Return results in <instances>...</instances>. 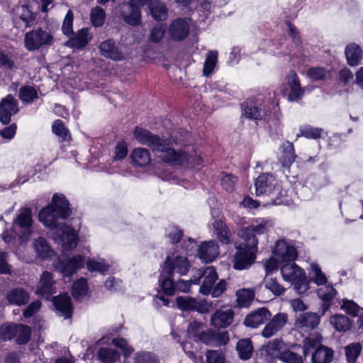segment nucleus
I'll return each mask as SVG.
<instances>
[{
    "mask_svg": "<svg viewBox=\"0 0 363 363\" xmlns=\"http://www.w3.org/2000/svg\"><path fill=\"white\" fill-rule=\"evenodd\" d=\"M328 74V71L320 67H311L307 71V76L313 81L324 80Z\"/></svg>",
    "mask_w": 363,
    "mask_h": 363,
    "instance_id": "57",
    "label": "nucleus"
},
{
    "mask_svg": "<svg viewBox=\"0 0 363 363\" xmlns=\"http://www.w3.org/2000/svg\"><path fill=\"white\" fill-rule=\"evenodd\" d=\"M206 356L208 363H225V356L220 350H208Z\"/></svg>",
    "mask_w": 363,
    "mask_h": 363,
    "instance_id": "63",
    "label": "nucleus"
},
{
    "mask_svg": "<svg viewBox=\"0 0 363 363\" xmlns=\"http://www.w3.org/2000/svg\"><path fill=\"white\" fill-rule=\"evenodd\" d=\"M289 316L286 313H278L273 317H270L269 322L265 325L261 332L264 338H270L276 335L287 324Z\"/></svg>",
    "mask_w": 363,
    "mask_h": 363,
    "instance_id": "13",
    "label": "nucleus"
},
{
    "mask_svg": "<svg viewBox=\"0 0 363 363\" xmlns=\"http://www.w3.org/2000/svg\"><path fill=\"white\" fill-rule=\"evenodd\" d=\"M31 329L29 326L18 324L17 325L16 333V342L19 345H23L27 343L30 337Z\"/></svg>",
    "mask_w": 363,
    "mask_h": 363,
    "instance_id": "49",
    "label": "nucleus"
},
{
    "mask_svg": "<svg viewBox=\"0 0 363 363\" xmlns=\"http://www.w3.org/2000/svg\"><path fill=\"white\" fill-rule=\"evenodd\" d=\"M345 355L348 363H354L362 351V345L359 342H353L345 348Z\"/></svg>",
    "mask_w": 363,
    "mask_h": 363,
    "instance_id": "45",
    "label": "nucleus"
},
{
    "mask_svg": "<svg viewBox=\"0 0 363 363\" xmlns=\"http://www.w3.org/2000/svg\"><path fill=\"white\" fill-rule=\"evenodd\" d=\"M106 18L105 11L99 7L96 6L92 9L90 13V20L91 24L94 27H101L104 25Z\"/></svg>",
    "mask_w": 363,
    "mask_h": 363,
    "instance_id": "48",
    "label": "nucleus"
},
{
    "mask_svg": "<svg viewBox=\"0 0 363 363\" xmlns=\"http://www.w3.org/2000/svg\"><path fill=\"white\" fill-rule=\"evenodd\" d=\"M130 158L134 165L144 167L152 162V157L149 150L145 147H136L130 153Z\"/></svg>",
    "mask_w": 363,
    "mask_h": 363,
    "instance_id": "26",
    "label": "nucleus"
},
{
    "mask_svg": "<svg viewBox=\"0 0 363 363\" xmlns=\"http://www.w3.org/2000/svg\"><path fill=\"white\" fill-rule=\"evenodd\" d=\"M52 132L59 137L62 141H67L70 138L68 130L60 120L55 121L52 126Z\"/></svg>",
    "mask_w": 363,
    "mask_h": 363,
    "instance_id": "51",
    "label": "nucleus"
},
{
    "mask_svg": "<svg viewBox=\"0 0 363 363\" xmlns=\"http://www.w3.org/2000/svg\"><path fill=\"white\" fill-rule=\"evenodd\" d=\"M14 227H17L21 230V235L18 241L21 244L26 242L31 235V227L33 225L31 210L28 208H21L13 220Z\"/></svg>",
    "mask_w": 363,
    "mask_h": 363,
    "instance_id": "11",
    "label": "nucleus"
},
{
    "mask_svg": "<svg viewBox=\"0 0 363 363\" xmlns=\"http://www.w3.org/2000/svg\"><path fill=\"white\" fill-rule=\"evenodd\" d=\"M33 247L38 256L43 259H48L53 255V251L48 245L45 239L43 238H39L34 241Z\"/></svg>",
    "mask_w": 363,
    "mask_h": 363,
    "instance_id": "36",
    "label": "nucleus"
},
{
    "mask_svg": "<svg viewBox=\"0 0 363 363\" xmlns=\"http://www.w3.org/2000/svg\"><path fill=\"white\" fill-rule=\"evenodd\" d=\"M190 24L186 18H177L172 21L168 28L169 38L174 41H182L189 34Z\"/></svg>",
    "mask_w": 363,
    "mask_h": 363,
    "instance_id": "16",
    "label": "nucleus"
},
{
    "mask_svg": "<svg viewBox=\"0 0 363 363\" xmlns=\"http://www.w3.org/2000/svg\"><path fill=\"white\" fill-rule=\"evenodd\" d=\"M97 354L99 359L104 363H113L119 359L118 352L110 348H101Z\"/></svg>",
    "mask_w": 363,
    "mask_h": 363,
    "instance_id": "47",
    "label": "nucleus"
},
{
    "mask_svg": "<svg viewBox=\"0 0 363 363\" xmlns=\"http://www.w3.org/2000/svg\"><path fill=\"white\" fill-rule=\"evenodd\" d=\"M334 352L332 349L320 345L318 347L311 357L312 363H330L333 359Z\"/></svg>",
    "mask_w": 363,
    "mask_h": 363,
    "instance_id": "30",
    "label": "nucleus"
},
{
    "mask_svg": "<svg viewBox=\"0 0 363 363\" xmlns=\"http://www.w3.org/2000/svg\"><path fill=\"white\" fill-rule=\"evenodd\" d=\"M172 275H168L167 273H164L163 269L162 270L159 283L164 293L168 296L173 295L176 291V284L172 279Z\"/></svg>",
    "mask_w": 363,
    "mask_h": 363,
    "instance_id": "37",
    "label": "nucleus"
},
{
    "mask_svg": "<svg viewBox=\"0 0 363 363\" xmlns=\"http://www.w3.org/2000/svg\"><path fill=\"white\" fill-rule=\"evenodd\" d=\"M286 89H289L288 100L298 101L304 95V89L301 87L298 75L294 71H291L286 77Z\"/></svg>",
    "mask_w": 363,
    "mask_h": 363,
    "instance_id": "20",
    "label": "nucleus"
},
{
    "mask_svg": "<svg viewBox=\"0 0 363 363\" xmlns=\"http://www.w3.org/2000/svg\"><path fill=\"white\" fill-rule=\"evenodd\" d=\"M281 151L279 161L284 167H289L295 161L296 155L295 154L294 145L289 141H285L280 147Z\"/></svg>",
    "mask_w": 363,
    "mask_h": 363,
    "instance_id": "29",
    "label": "nucleus"
},
{
    "mask_svg": "<svg viewBox=\"0 0 363 363\" xmlns=\"http://www.w3.org/2000/svg\"><path fill=\"white\" fill-rule=\"evenodd\" d=\"M234 312L230 308L217 310L211 318V325L216 328H225L233 321Z\"/></svg>",
    "mask_w": 363,
    "mask_h": 363,
    "instance_id": "22",
    "label": "nucleus"
},
{
    "mask_svg": "<svg viewBox=\"0 0 363 363\" xmlns=\"http://www.w3.org/2000/svg\"><path fill=\"white\" fill-rule=\"evenodd\" d=\"M281 273L284 281L290 282L298 294H303L308 289V281L306 273L293 261L281 267Z\"/></svg>",
    "mask_w": 363,
    "mask_h": 363,
    "instance_id": "6",
    "label": "nucleus"
},
{
    "mask_svg": "<svg viewBox=\"0 0 363 363\" xmlns=\"http://www.w3.org/2000/svg\"><path fill=\"white\" fill-rule=\"evenodd\" d=\"M238 182V178L235 175L228 173H223L220 179L222 187L228 192H233Z\"/></svg>",
    "mask_w": 363,
    "mask_h": 363,
    "instance_id": "50",
    "label": "nucleus"
},
{
    "mask_svg": "<svg viewBox=\"0 0 363 363\" xmlns=\"http://www.w3.org/2000/svg\"><path fill=\"white\" fill-rule=\"evenodd\" d=\"M54 38L50 30L38 28L26 33L24 43L29 51L37 50L42 47L52 44Z\"/></svg>",
    "mask_w": 363,
    "mask_h": 363,
    "instance_id": "9",
    "label": "nucleus"
},
{
    "mask_svg": "<svg viewBox=\"0 0 363 363\" xmlns=\"http://www.w3.org/2000/svg\"><path fill=\"white\" fill-rule=\"evenodd\" d=\"M84 256L75 255L70 258L62 255L59 258L57 268L59 269L64 277H71L77 270L84 267Z\"/></svg>",
    "mask_w": 363,
    "mask_h": 363,
    "instance_id": "12",
    "label": "nucleus"
},
{
    "mask_svg": "<svg viewBox=\"0 0 363 363\" xmlns=\"http://www.w3.org/2000/svg\"><path fill=\"white\" fill-rule=\"evenodd\" d=\"M181 246L182 249L181 252L176 250L172 255L167 257L162 266L164 273L168 275L177 273L184 276L189 272L191 265L187 255L195 248L196 242L194 240L189 238L187 240H182Z\"/></svg>",
    "mask_w": 363,
    "mask_h": 363,
    "instance_id": "3",
    "label": "nucleus"
},
{
    "mask_svg": "<svg viewBox=\"0 0 363 363\" xmlns=\"http://www.w3.org/2000/svg\"><path fill=\"white\" fill-rule=\"evenodd\" d=\"M133 136L139 143L148 146L155 157L164 163L174 165L186 164L191 167L199 166L202 163L201 157L196 152L189 154L184 150H177L170 139L160 137L143 128L135 127Z\"/></svg>",
    "mask_w": 363,
    "mask_h": 363,
    "instance_id": "2",
    "label": "nucleus"
},
{
    "mask_svg": "<svg viewBox=\"0 0 363 363\" xmlns=\"http://www.w3.org/2000/svg\"><path fill=\"white\" fill-rule=\"evenodd\" d=\"M284 343L282 340L274 339L264 345L263 350L268 356L271 357V358L280 359V354L284 350Z\"/></svg>",
    "mask_w": 363,
    "mask_h": 363,
    "instance_id": "33",
    "label": "nucleus"
},
{
    "mask_svg": "<svg viewBox=\"0 0 363 363\" xmlns=\"http://www.w3.org/2000/svg\"><path fill=\"white\" fill-rule=\"evenodd\" d=\"M19 99L24 103H31L38 98L37 90L31 86H25L20 89Z\"/></svg>",
    "mask_w": 363,
    "mask_h": 363,
    "instance_id": "46",
    "label": "nucleus"
},
{
    "mask_svg": "<svg viewBox=\"0 0 363 363\" xmlns=\"http://www.w3.org/2000/svg\"><path fill=\"white\" fill-rule=\"evenodd\" d=\"M128 155V147L124 141H120L117 143L115 148V155L113 157L114 162L122 160L126 157Z\"/></svg>",
    "mask_w": 363,
    "mask_h": 363,
    "instance_id": "62",
    "label": "nucleus"
},
{
    "mask_svg": "<svg viewBox=\"0 0 363 363\" xmlns=\"http://www.w3.org/2000/svg\"><path fill=\"white\" fill-rule=\"evenodd\" d=\"M272 316L271 312L266 308H260L249 313L244 321L247 327L256 328Z\"/></svg>",
    "mask_w": 363,
    "mask_h": 363,
    "instance_id": "23",
    "label": "nucleus"
},
{
    "mask_svg": "<svg viewBox=\"0 0 363 363\" xmlns=\"http://www.w3.org/2000/svg\"><path fill=\"white\" fill-rule=\"evenodd\" d=\"M112 344L123 351L125 357H129L133 352V348L123 338H114L112 340Z\"/></svg>",
    "mask_w": 363,
    "mask_h": 363,
    "instance_id": "59",
    "label": "nucleus"
},
{
    "mask_svg": "<svg viewBox=\"0 0 363 363\" xmlns=\"http://www.w3.org/2000/svg\"><path fill=\"white\" fill-rule=\"evenodd\" d=\"M255 297V290L252 288L241 289L236 292V301L241 308L248 307Z\"/></svg>",
    "mask_w": 363,
    "mask_h": 363,
    "instance_id": "35",
    "label": "nucleus"
},
{
    "mask_svg": "<svg viewBox=\"0 0 363 363\" xmlns=\"http://www.w3.org/2000/svg\"><path fill=\"white\" fill-rule=\"evenodd\" d=\"M322 341V337L316 334L314 336L306 337L303 342V354L307 357L314 349L317 348Z\"/></svg>",
    "mask_w": 363,
    "mask_h": 363,
    "instance_id": "42",
    "label": "nucleus"
},
{
    "mask_svg": "<svg viewBox=\"0 0 363 363\" xmlns=\"http://www.w3.org/2000/svg\"><path fill=\"white\" fill-rule=\"evenodd\" d=\"M274 223L269 218H258L253 221L250 225L238 231V236L245 242L258 244L257 235H263L269 231Z\"/></svg>",
    "mask_w": 363,
    "mask_h": 363,
    "instance_id": "7",
    "label": "nucleus"
},
{
    "mask_svg": "<svg viewBox=\"0 0 363 363\" xmlns=\"http://www.w3.org/2000/svg\"><path fill=\"white\" fill-rule=\"evenodd\" d=\"M218 62V52L212 50L208 52L203 65V73L206 77L211 74Z\"/></svg>",
    "mask_w": 363,
    "mask_h": 363,
    "instance_id": "40",
    "label": "nucleus"
},
{
    "mask_svg": "<svg viewBox=\"0 0 363 363\" xmlns=\"http://www.w3.org/2000/svg\"><path fill=\"white\" fill-rule=\"evenodd\" d=\"M72 213L69 201L62 194H55L50 204L40 210L38 214L39 221L46 228L55 230V239L66 251L72 250L77 244L76 231L65 223H58V219H66Z\"/></svg>",
    "mask_w": 363,
    "mask_h": 363,
    "instance_id": "1",
    "label": "nucleus"
},
{
    "mask_svg": "<svg viewBox=\"0 0 363 363\" xmlns=\"http://www.w3.org/2000/svg\"><path fill=\"white\" fill-rule=\"evenodd\" d=\"M86 266L89 272H98L100 273H104L109 268V265L101 259L88 260Z\"/></svg>",
    "mask_w": 363,
    "mask_h": 363,
    "instance_id": "53",
    "label": "nucleus"
},
{
    "mask_svg": "<svg viewBox=\"0 0 363 363\" xmlns=\"http://www.w3.org/2000/svg\"><path fill=\"white\" fill-rule=\"evenodd\" d=\"M201 278H203L199 292L205 296L209 295L211 288L218 279V275L213 267H206L196 270L193 275L194 284H199Z\"/></svg>",
    "mask_w": 363,
    "mask_h": 363,
    "instance_id": "10",
    "label": "nucleus"
},
{
    "mask_svg": "<svg viewBox=\"0 0 363 363\" xmlns=\"http://www.w3.org/2000/svg\"><path fill=\"white\" fill-rule=\"evenodd\" d=\"M265 288L272 291L274 295H281L285 289L276 279L266 277L264 279Z\"/></svg>",
    "mask_w": 363,
    "mask_h": 363,
    "instance_id": "55",
    "label": "nucleus"
},
{
    "mask_svg": "<svg viewBox=\"0 0 363 363\" xmlns=\"http://www.w3.org/2000/svg\"><path fill=\"white\" fill-rule=\"evenodd\" d=\"M323 133V129L319 128L312 127L311 125H303L299 129V133L296 137H305L308 139H318L321 137Z\"/></svg>",
    "mask_w": 363,
    "mask_h": 363,
    "instance_id": "44",
    "label": "nucleus"
},
{
    "mask_svg": "<svg viewBox=\"0 0 363 363\" xmlns=\"http://www.w3.org/2000/svg\"><path fill=\"white\" fill-rule=\"evenodd\" d=\"M88 291L86 279L80 278L74 282L72 289V296L75 299H80L85 296Z\"/></svg>",
    "mask_w": 363,
    "mask_h": 363,
    "instance_id": "43",
    "label": "nucleus"
},
{
    "mask_svg": "<svg viewBox=\"0 0 363 363\" xmlns=\"http://www.w3.org/2000/svg\"><path fill=\"white\" fill-rule=\"evenodd\" d=\"M92 35L88 28H82L77 32L67 43V45L76 49H82L91 40Z\"/></svg>",
    "mask_w": 363,
    "mask_h": 363,
    "instance_id": "27",
    "label": "nucleus"
},
{
    "mask_svg": "<svg viewBox=\"0 0 363 363\" xmlns=\"http://www.w3.org/2000/svg\"><path fill=\"white\" fill-rule=\"evenodd\" d=\"M73 13L71 10H69L65 17L62 26V30L63 33L66 35L69 36L73 33Z\"/></svg>",
    "mask_w": 363,
    "mask_h": 363,
    "instance_id": "61",
    "label": "nucleus"
},
{
    "mask_svg": "<svg viewBox=\"0 0 363 363\" xmlns=\"http://www.w3.org/2000/svg\"><path fill=\"white\" fill-rule=\"evenodd\" d=\"M273 104L270 97L259 95L246 101L242 105L243 114L248 118L262 120L269 116Z\"/></svg>",
    "mask_w": 363,
    "mask_h": 363,
    "instance_id": "5",
    "label": "nucleus"
},
{
    "mask_svg": "<svg viewBox=\"0 0 363 363\" xmlns=\"http://www.w3.org/2000/svg\"><path fill=\"white\" fill-rule=\"evenodd\" d=\"M320 318L316 313L306 312L297 316L294 326L301 333H308L320 324Z\"/></svg>",
    "mask_w": 363,
    "mask_h": 363,
    "instance_id": "14",
    "label": "nucleus"
},
{
    "mask_svg": "<svg viewBox=\"0 0 363 363\" xmlns=\"http://www.w3.org/2000/svg\"><path fill=\"white\" fill-rule=\"evenodd\" d=\"M320 298L323 301H330L336 294L335 289L332 286H325L318 291Z\"/></svg>",
    "mask_w": 363,
    "mask_h": 363,
    "instance_id": "64",
    "label": "nucleus"
},
{
    "mask_svg": "<svg viewBox=\"0 0 363 363\" xmlns=\"http://www.w3.org/2000/svg\"><path fill=\"white\" fill-rule=\"evenodd\" d=\"M16 324H4L0 327V340L6 341L11 340L16 333Z\"/></svg>",
    "mask_w": 363,
    "mask_h": 363,
    "instance_id": "52",
    "label": "nucleus"
},
{
    "mask_svg": "<svg viewBox=\"0 0 363 363\" xmlns=\"http://www.w3.org/2000/svg\"><path fill=\"white\" fill-rule=\"evenodd\" d=\"M6 298L10 304L18 306L26 304L30 299L28 293L25 289L18 287L9 290Z\"/></svg>",
    "mask_w": 363,
    "mask_h": 363,
    "instance_id": "28",
    "label": "nucleus"
},
{
    "mask_svg": "<svg viewBox=\"0 0 363 363\" xmlns=\"http://www.w3.org/2000/svg\"><path fill=\"white\" fill-rule=\"evenodd\" d=\"M135 363H159L155 354L149 352H139L135 354Z\"/></svg>",
    "mask_w": 363,
    "mask_h": 363,
    "instance_id": "56",
    "label": "nucleus"
},
{
    "mask_svg": "<svg viewBox=\"0 0 363 363\" xmlns=\"http://www.w3.org/2000/svg\"><path fill=\"white\" fill-rule=\"evenodd\" d=\"M308 274L311 280L317 285L326 284L327 278L317 264L312 263L310 265Z\"/></svg>",
    "mask_w": 363,
    "mask_h": 363,
    "instance_id": "39",
    "label": "nucleus"
},
{
    "mask_svg": "<svg viewBox=\"0 0 363 363\" xmlns=\"http://www.w3.org/2000/svg\"><path fill=\"white\" fill-rule=\"evenodd\" d=\"M272 252L278 259L286 262L294 261L298 256L297 250L291 242L284 239L276 242Z\"/></svg>",
    "mask_w": 363,
    "mask_h": 363,
    "instance_id": "15",
    "label": "nucleus"
},
{
    "mask_svg": "<svg viewBox=\"0 0 363 363\" xmlns=\"http://www.w3.org/2000/svg\"><path fill=\"white\" fill-rule=\"evenodd\" d=\"M219 255V247L216 241L203 242L199 248V258L204 262L213 261Z\"/></svg>",
    "mask_w": 363,
    "mask_h": 363,
    "instance_id": "24",
    "label": "nucleus"
},
{
    "mask_svg": "<svg viewBox=\"0 0 363 363\" xmlns=\"http://www.w3.org/2000/svg\"><path fill=\"white\" fill-rule=\"evenodd\" d=\"M18 111V101L11 95H8L0 103V121L3 123H9L11 117Z\"/></svg>",
    "mask_w": 363,
    "mask_h": 363,
    "instance_id": "21",
    "label": "nucleus"
},
{
    "mask_svg": "<svg viewBox=\"0 0 363 363\" xmlns=\"http://www.w3.org/2000/svg\"><path fill=\"white\" fill-rule=\"evenodd\" d=\"M52 301L59 315L63 316L66 319L71 317L72 306L71 298L67 294L55 296Z\"/></svg>",
    "mask_w": 363,
    "mask_h": 363,
    "instance_id": "25",
    "label": "nucleus"
},
{
    "mask_svg": "<svg viewBox=\"0 0 363 363\" xmlns=\"http://www.w3.org/2000/svg\"><path fill=\"white\" fill-rule=\"evenodd\" d=\"M236 253L233 258V267L235 269L242 270L251 266L257 252V245L245 242L236 247Z\"/></svg>",
    "mask_w": 363,
    "mask_h": 363,
    "instance_id": "8",
    "label": "nucleus"
},
{
    "mask_svg": "<svg viewBox=\"0 0 363 363\" xmlns=\"http://www.w3.org/2000/svg\"><path fill=\"white\" fill-rule=\"evenodd\" d=\"M183 236V231L177 226H170L167 230V237L172 244L178 243Z\"/></svg>",
    "mask_w": 363,
    "mask_h": 363,
    "instance_id": "60",
    "label": "nucleus"
},
{
    "mask_svg": "<svg viewBox=\"0 0 363 363\" xmlns=\"http://www.w3.org/2000/svg\"><path fill=\"white\" fill-rule=\"evenodd\" d=\"M149 8L155 19L162 21L167 18V9L163 3L157 0L151 1L149 4Z\"/></svg>",
    "mask_w": 363,
    "mask_h": 363,
    "instance_id": "38",
    "label": "nucleus"
},
{
    "mask_svg": "<svg viewBox=\"0 0 363 363\" xmlns=\"http://www.w3.org/2000/svg\"><path fill=\"white\" fill-rule=\"evenodd\" d=\"M196 301V299L191 297L180 296L177 298L178 307L184 311H194Z\"/></svg>",
    "mask_w": 363,
    "mask_h": 363,
    "instance_id": "58",
    "label": "nucleus"
},
{
    "mask_svg": "<svg viewBox=\"0 0 363 363\" xmlns=\"http://www.w3.org/2000/svg\"><path fill=\"white\" fill-rule=\"evenodd\" d=\"M35 293L43 298L48 299L56 293L55 281L52 274L48 272H43L40 275Z\"/></svg>",
    "mask_w": 363,
    "mask_h": 363,
    "instance_id": "17",
    "label": "nucleus"
},
{
    "mask_svg": "<svg viewBox=\"0 0 363 363\" xmlns=\"http://www.w3.org/2000/svg\"><path fill=\"white\" fill-rule=\"evenodd\" d=\"M213 227L221 243L227 245L230 242L231 234L223 220H216L213 223Z\"/></svg>",
    "mask_w": 363,
    "mask_h": 363,
    "instance_id": "34",
    "label": "nucleus"
},
{
    "mask_svg": "<svg viewBox=\"0 0 363 363\" xmlns=\"http://www.w3.org/2000/svg\"><path fill=\"white\" fill-rule=\"evenodd\" d=\"M121 16L123 21L130 26H137L141 23L140 9L130 1L121 5Z\"/></svg>",
    "mask_w": 363,
    "mask_h": 363,
    "instance_id": "18",
    "label": "nucleus"
},
{
    "mask_svg": "<svg viewBox=\"0 0 363 363\" xmlns=\"http://www.w3.org/2000/svg\"><path fill=\"white\" fill-rule=\"evenodd\" d=\"M345 53L347 63L350 66L357 65L360 62L363 55L361 48L355 43L347 45L345 48Z\"/></svg>",
    "mask_w": 363,
    "mask_h": 363,
    "instance_id": "31",
    "label": "nucleus"
},
{
    "mask_svg": "<svg viewBox=\"0 0 363 363\" xmlns=\"http://www.w3.org/2000/svg\"><path fill=\"white\" fill-rule=\"evenodd\" d=\"M99 50L102 56L113 61H121L125 59V55L113 39L102 41L99 45Z\"/></svg>",
    "mask_w": 363,
    "mask_h": 363,
    "instance_id": "19",
    "label": "nucleus"
},
{
    "mask_svg": "<svg viewBox=\"0 0 363 363\" xmlns=\"http://www.w3.org/2000/svg\"><path fill=\"white\" fill-rule=\"evenodd\" d=\"M279 359L284 363H303V362L301 355L289 350H284L280 354Z\"/></svg>",
    "mask_w": 363,
    "mask_h": 363,
    "instance_id": "54",
    "label": "nucleus"
},
{
    "mask_svg": "<svg viewBox=\"0 0 363 363\" xmlns=\"http://www.w3.org/2000/svg\"><path fill=\"white\" fill-rule=\"evenodd\" d=\"M236 350L241 359L247 360L250 359L254 350L251 340L245 338L239 340L236 345Z\"/></svg>",
    "mask_w": 363,
    "mask_h": 363,
    "instance_id": "32",
    "label": "nucleus"
},
{
    "mask_svg": "<svg viewBox=\"0 0 363 363\" xmlns=\"http://www.w3.org/2000/svg\"><path fill=\"white\" fill-rule=\"evenodd\" d=\"M330 323L337 331H347L351 328L350 319L344 315H335L330 318Z\"/></svg>",
    "mask_w": 363,
    "mask_h": 363,
    "instance_id": "41",
    "label": "nucleus"
},
{
    "mask_svg": "<svg viewBox=\"0 0 363 363\" xmlns=\"http://www.w3.org/2000/svg\"><path fill=\"white\" fill-rule=\"evenodd\" d=\"M257 196L267 195L274 205L287 204L286 191L283 190L280 182L272 174L263 173L255 180Z\"/></svg>",
    "mask_w": 363,
    "mask_h": 363,
    "instance_id": "4",
    "label": "nucleus"
}]
</instances>
